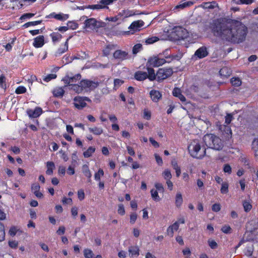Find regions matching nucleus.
<instances>
[{
  "label": "nucleus",
  "instance_id": "obj_1",
  "mask_svg": "<svg viewBox=\"0 0 258 258\" xmlns=\"http://www.w3.org/2000/svg\"><path fill=\"white\" fill-rule=\"evenodd\" d=\"M210 27L215 36L233 44L244 42L248 34L247 27L235 19H217L213 21Z\"/></svg>",
  "mask_w": 258,
  "mask_h": 258
},
{
  "label": "nucleus",
  "instance_id": "obj_2",
  "mask_svg": "<svg viewBox=\"0 0 258 258\" xmlns=\"http://www.w3.org/2000/svg\"><path fill=\"white\" fill-rule=\"evenodd\" d=\"M203 141L208 148L216 150H221L224 146L223 141L219 137L212 134L205 135L203 137Z\"/></svg>",
  "mask_w": 258,
  "mask_h": 258
},
{
  "label": "nucleus",
  "instance_id": "obj_3",
  "mask_svg": "<svg viewBox=\"0 0 258 258\" xmlns=\"http://www.w3.org/2000/svg\"><path fill=\"white\" fill-rule=\"evenodd\" d=\"M190 156L197 159H202L206 154L205 147H202L200 143L194 140L188 146Z\"/></svg>",
  "mask_w": 258,
  "mask_h": 258
},
{
  "label": "nucleus",
  "instance_id": "obj_4",
  "mask_svg": "<svg viewBox=\"0 0 258 258\" xmlns=\"http://www.w3.org/2000/svg\"><path fill=\"white\" fill-rule=\"evenodd\" d=\"M173 70L171 68H159L156 73L157 81L159 82L163 81L173 74Z\"/></svg>",
  "mask_w": 258,
  "mask_h": 258
},
{
  "label": "nucleus",
  "instance_id": "obj_5",
  "mask_svg": "<svg viewBox=\"0 0 258 258\" xmlns=\"http://www.w3.org/2000/svg\"><path fill=\"white\" fill-rule=\"evenodd\" d=\"M80 84L82 85L83 91L91 92L97 88L99 83L98 81H93L88 79L82 80Z\"/></svg>",
  "mask_w": 258,
  "mask_h": 258
},
{
  "label": "nucleus",
  "instance_id": "obj_6",
  "mask_svg": "<svg viewBox=\"0 0 258 258\" xmlns=\"http://www.w3.org/2000/svg\"><path fill=\"white\" fill-rule=\"evenodd\" d=\"M172 33L177 40H184L188 37V32L181 26L174 27Z\"/></svg>",
  "mask_w": 258,
  "mask_h": 258
},
{
  "label": "nucleus",
  "instance_id": "obj_7",
  "mask_svg": "<svg viewBox=\"0 0 258 258\" xmlns=\"http://www.w3.org/2000/svg\"><path fill=\"white\" fill-rule=\"evenodd\" d=\"M74 105L79 110H82L87 106L86 101L91 103V100L88 97L78 96L74 98Z\"/></svg>",
  "mask_w": 258,
  "mask_h": 258
},
{
  "label": "nucleus",
  "instance_id": "obj_8",
  "mask_svg": "<svg viewBox=\"0 0 258 258\" xmlns=\"http://www.w3.org/2000/svg\"><path fill=\"white\" fill-rule=\"evenodd\" d=\"M102 22L98 21L94 18H89L85 20L84 28L88 31L94 30L102 27Z\"/></svg>",
  "mask_w": 258,
  "mask_h": 258
},
{
  "label": "nucleus",
  "instance_id": "obj_9",
  "mask_svg": "<svg viewBox=\"0 0 258 258\" xmlns=\"http://www.w3.org/2000/svg\"><path fill=\"white\" fill-rule=\"evenodd\" d=\"M113 1L114 0H100L97 4L88 5L86 8L92 10L108 9V6L112 4Z\"/></svg>",
  "mask_w": 258,
  "mask_h": 258
},
{
  "label": "nucleus",
  "instance_id": "obj_10",
  "mask_svg": "<svg viewBox=\"0 0 258 258\" xmlns=\"http://www.w3.org/2000/svg\"><path fill=\"white\" fill-rule=\"evenodd\" d=\"M167 61L164 58H159L158 56L150 57L147 63V66L158 67L165 63Z\"/></svg>",
  "mask_w": 258,
  "mask_h": 258
},
{
  "label": "nucleus",
  "instance_id": "obj_11",
  "mask_svg": "<svg viewBox=\"0 0 258 258\" xmlns=\"http://www.w3.org/2000/svg\"><path fill=\"white\" fill-rule=\"evenodd\" d=\"M113 57L117 60L122 61L128 58V53L127 51L120 49L116 50L113 53Z\"/></svg>",
  "mask_w": 258,
  "mask_h": 258
},
{
  "label": "nucleus",
  "instance_id": "obj_12",
  "mask_svg": "<svg viewBox=\"0 0 258 258\" xmlns=\"http://www.w3.org/2000/svg\"><path fill=\"white\" fill-rule=\"evenodd\" d=\"M26 112L30 118H37L40 116L43 112V110L41 107H36L34 110L28 109Z\"/></svg>",
  "mask_w": 258,
  "mask_h": 258
},
{
  "label": "nucleus",
  "instance_id": "obj_13",
  "mask_svg": "<svg viewBox=\"0 0 258 258\" xmlns=\"http://www.w3.org/2000/svg\"><path fill=\"white\" fill-rule=\"evenodd\" d=\"M194 55L198 58L202 59L207 56L209 55V52L207 48L205 46H203L199 48L195 51Z\"/></svg>",
  "mask_w": 258,
  "mask_h": 258
},
{
  "label": "nucleus",
  "instance_id": "obj_14",
  "mask_svg": "<svg viewBox=\"0 0 258 258\" xmlns=\"http://www.w3.org/2000/svg\"><path fill=\"white\" fill-rule=\"evenodd\" d=\"M81 75L77 74L73 76H69L67 75L63 79L64 83L67 85H70L73 83H76L77 81L81 79Z\"/></svg>",
  "mask_w": 258,
  "mask_h": 258
},
{
  "label": "nucleus",
  "instance_id": "obj_15",
  "mask_svg": "<svg viewBox=\"0 0 258 258\" xmlns=\"http://www.w3.org/2000/svg\"><path fill=\"white\" fill-rule=\"evenodd\" d=\"M149 94L152 100L156 103L159 102L162 96L161 93L159 91L155 89L151 90Z\"/></svg>",
  "mask_w": 258,
  "mask_h": 258
},
{
  "label": "nucleus",
  "instance_id": "obj_16",
  "mask_svg": "<svg viewBox=\"0 0 258 258\" xmlns=\"http://www.w3.org/2000/svg\"><path fill=\"white\" fill-rule=\"evenodd\" d=\"M48 18H54L56 20L60 21H65L69 18V15L63 14H56L54 12L50 13L49 15L46 16Z\"/></svg>",
  "mask_w": 258,
  "mask_h": 258
},
{
  "label": "nucleus",
  "instance_id": "obj_17",
  "mask_svg": "<svg viewBox=\"0 0 258 258\" xmlns=\"http://www.w3.org/2000/svg\"><path fill=\"white\" fill-rule=\"evenodd\" d=\"M71 36L69 37L66 41V42H64L63 45L62 47H60L59 48L57 49V50L56 51V52H55V56H60L62 54L64 53V52H66V51H68V47H69V39L71 38Z\"/></svg>",
  "mask_w": 258,
  "mask_h": 258
},
{
  "label": "nucleus",
  "instance_id": "obj_18",
  "mask_svg": "<svg viewBox=\"0 0 258 258\" xmlns=\"http://www.w3.org/2000/svg\"><path fill=\"white\" fill-rule=\"evenodd\" d=\"M44 44V37L43 35H39L34 39L33 45L35 48H40Z\"/></svg>",
  "mask_w": 258,
  "mask_h": 258
},
{
  "label": "nucleus",
  "instance_id": "obj_19",
  "mask_svg": "<svg viewBox=\"0 0 258 258\" xmlns=\"http://www.w3.org/2000/svg\"><path fill=\"white\" fill-rule=\"evenodd\" d=\"M144 25V22L142 20L134 21L129 26L128 28L135 31H139L140 29Z\"/></svg>",
  "mask_w": 258,
  "mask_h": 258
},
{
  "label": "nucleus",
  "instance_id": "obj_20",
  "mask_svg": "<svg viewBox=\"0 0 258 258\" xmlns=\"http://www.w3.org/2000/svg\"><path fill=\"white\" fill-rule=\"evenodd\" d=\"M128 252L130 257H137L140 254V249L137 245L131 246L128 247Z\"/></svg>",
  "mask_w": 258,
  "mask_h": 258
},
{
  "label": "nucleus",
  "instance_id": "obj_21",
  "mask_svg": "<svg viewBox=\"0 0 258 258\" xmlns=\"http://www.w3.org/2000/svg\"><path fill=\"white\" fill-rule=\"evenodd\" d=\"M134 78L137 81H144L147 78V73L138 71L135 73Z\"/></svg>",
  "mask_w": 258,
  "mask_h": 258
},
{
  "label": "nucleus",
  "instance_id": "obj_22",
  "mask_svg": "<svg viewBox=\"0 0 258 258\" xmlns=\"http://www.w3.org/2000/svg\"><path fill=\"white\" fill-rule=\"evenodd\" d=\"M247 228H249L251 232L254 231L258 229V219L250 220L247 224Z\"/></svg>",
  "mask_w": 258,
  "mask_h": 258
},
{
  "label": "nucleus",
  "instance_id": "obj_23",
  "mask_svg": "<svg viewBox=\"0 0 258 258\" xmlns=\"http://www.w3.org/2000/svg\"><path fill=\"white\" fill-rule=\"evenodd\" d=\"M147 66V78L151 81L155 80L156 79H157L156 74L155 73L154 70L151 68L152 66Z\"/></svg>",
  "mask_w": 258,
  "mask_h": 258
},
{
  "label": "nucleus",
  "instance_id": "obj_24",
  "mask_svg": "<svg viewBox=\"0 0 258 258\" xmlns=\"http://www.w3.org/2000/svg\"><path fill=\"white\" fill-rule=\"evenodd\" d=\"M46 174L48 175L53 174V170L55 169V164L52 161H47L46 162Z\"/></svg>",
  "mask_w": 258,
  "mask_h": 258
},
{
  "label": "nucleus",
  "instance_id": "obj_25",
  "mask_svg": "<svg viewBox=\"0 0 258 258\" xmlns=\"http://www.w3.org/2000/svg\"><path fill=\"white\" fill-rule=\"evenodd\" d=\"M231 74V70L227 67H223L219 71V74L221 77L228 78Z\"/></svg>",
  "mask_w": 258,
  "mask_h": 258
},
{
  "label": "nucleus",
  "instance_id": "obj_26",
  "mask_svg": "<svg viewBox=\"0 0 258 258\" xmlns=\"http://www.w3.org/2000/svg\"><path fill=\"white\" fill-rule=\"evenodd\" d=\"M52 41L53 43L59 42L62 37V36L58 32H52L50 34Z\"/></svg>",
  "mask_w": 258,
  "mask_h": 258
},
{
  "label": "nucleus",
  "instance_id": "obj_27",
  "mask_svg": "<svg viewBox=\"0 0 258 258\" xmlns=\"http://www.w3.org/2000/svg\"><path fill=\"white\" fill-rule=\"evenodd\" d=\"M52 93L55 97H62L64 94V90L61 87H58L53 90Z\"/></svg>",
  "mask_w": 258,
  "mask_h": 258
},
{
  "label": "nucleus",
  "instance_id": "obj_28",
  "mask_svg": "<svg viewBox=\"0 0 258 258\" xmlns=\"http://www.w3.org/2000/svg\"><path fill=\"white\" fill-rule=\"evenodd\" d=\"M183 203V199L180 192H177L175 196V204L177 208H179Z\"/></svg>",
  "mask_w": 258,
  "mask_h": 258
},
{
  "label": "nucleus",
  "instance_id": "obj_29",
  "mask_svg": "<svg viewBox=\"0 0 258 258\" xmlns=\"http://www.w3.org/2000/svg\"><path fill=\"white\" fill-rule=\"evenodd\" d=\"M71 86L70 89L74 91H75L77 93H81L83 91L82 85L80 84V85L76 84H72L69 85Z\"/></svg>",
  "mask_w": 258,
  "mask_h": 258
},
{
  "label": "nucleus",
  "instance_id": "obj_30",
  "mask_svg": "<svg viewBox=\"0 0 258 258\" xmlns=\"http://www.w3.org/2000/svg\"><path fill=\"white\" fill-rule=\"evenodd\" d=\"M89 131L90 133L97 136H99L103 133V130L102 127H99L97 126L89 127Z\"/></svg>",
  "mask_w": 258,
  "mask_h": 258
},
{
  "label": "nucleus",
  "instance_id": "obj_31",
  "mask_svg": "<svg viewBox=\"0 0 258 258\" xmlns=\"http://www.w3.org/2000/svg\"><path fill=\"white\" fill-rule=\"evenodd\" d=\"M117 47L116 44H108L103 50V53L105 56H108L110 54L111 50L115 49Z\"/></svg>",
  "mask_w": 258,
  "mask_h": 258
},
{
  "label": "nucleus",
  "instance_id": "obj_32",
  "mask_svg": "<svg viewBox=\"0 0 258 258\" xmlns=\"http://www.w3.org/2000/svg\"><path fill=\"white\" fill-rule=\"evenodd\" d=\"M82 172L86 177H92V173L87 164H84L82 166Z\"/></svg>",
  "mask_w": 258,
  "mask_h": 258
},
{
  "label": "nucleus",
  "instance_id": "obj_33",
  "mask_svg": "<svg viewBox=\"0 0 258 258\" xmlns=\"http://www.w3.org/2000/svg\"><path fill=\"white\" fill-rule=\"evenodd\" d=\"M95 148L93 147H89L88 149L84 152L83 155L85 158H89L95 152Z\"/></svg>",
  "mask_w": 258,
  "mask_h": 258
},
{
  "label": "nucleus",
  "instance_id": "obj_34",
  "mask_svg": "<svg viewBox=\"0 0 258 258\" xmlns=\"http://www.w3.org/2000/svg\"><path fill=\"white\" fill-rule=\"evenodd\" d=\"M83 252L85 258H95V254L90 249L85 248Z\"/></svg>",
  "mask_w": 258,
  "mask_h": 258
},
{
  "label": "nucleus",
  "instance_id": "obj_35",
  "mask_svg": "<svg viewBox=\"0 0 258 258\" xmlns=\"http://www.w3.org/2000/svg\"><path fill=\"white\" fill-rule=\"evenodd\" d=\"M0 87L5 90L7 89L6 78L3 74L0 75Z\"/></svg>",
  "mask_w": 258,
  "mask_h": 258
},
{
  "label": "nucleus",
  "instance_id": "obj_36",
  "mask_svg": "<svg viewBox=\"0 0 258 258\" xmlns=\"http://www.w3.org/2000/svg\"><path fill=\"white\" fill-rule=\"evenodd\" d=\"M151 197L152 199L156 202H159L160 201L161 198L159 197L158 191L156 190H154V189H152L150 191Z\"/></svg>",
  "mask_w": 258,
  "mask_h": 258
},
{
  "label": "nucleus",
  "instance_id": "obj_37",
  "mask_svg": "<svg viewBox=\"0 0 258 258\" xmlns=\"http://www.w3.org/2000/svg\"><path fill=\"white\" fill-rule=\"evenodd\" d=\"M42 20H38L35 21H31V22H28L26 23H25L23 25V27L26 28H28L31 26H36L39 24H40L42 23Z\"/></svg>",
  "mask_w": 258,
  "mask_h": 258
},
{
  "label": "nucleus",
  "instance_id": "obj_38",
  "mask_svg": "<svg viewBox=\"0 0 258 258\" xmlns=\"http://www.w3.org/2000/svg\"><path fill=\"white\" fill-rule=\"evenodd\" d=\"M194 2L191 1H187L182 3L180 4L179 5H177L176 8H181L183 9L186 7H189L194 5Z\"/></svg>",
  "mask_w": 258,
  "mask_h": 258
},
{
  "label": "nucleus",
  "instance_id": "obj_39",
  "mask_svg": "<svg viewBox=\"0 0 258 258\" xmlns=\"http://www.w3.org/2000/svg\"><path fill=\"white\" fill-rule=\"evenodd\" d=\"M104 171L102 169L99 168L97 172L94 174V179L96 181H100L101 176L104 175Z\"/></svg>",
  "mask_w": 258,
  "mask_h": 258
},
{
  "label": "nucleus",
  "instance_id": "obj_40",
  "mask_svg": "<svg viewBox=\"0 0 258 258\" xmlns=\"http://www.w3.org/2000/svg\"><path fill=\"white\" fill-rule=\"evenodd\" d=\"M231 83L234 86L238 87L241 84V81L239 78H232L231 79Z\"/></svg>",
  "mask_w": 258,
  "mask_h": 258
},
{
  "label": "nucleus",
  "instance_id": "obj_41",
  "mask_svg": "<svg viewBox=\"0 0 258 258\" xmlns=\"http://www.w3.org/2000/svg\"><path fill=\"white\" fill-rule=\"evenodd\" d=\"M252 149L256 156L258 155V139H255L252 143Z\"/></svg>",
  "mask_w": 258,
  "mask_h": 258
},
{
  "label": "nucleus",
  "instance_id": "obj_42",
  "mask_svg": "<svg viewBox=\"0 0 258 258\" xmlns=\"http://www.w3.org/2000/svg\"><path fill=\"white\" fill-rule=\"evenodd\" d=\"M243 206L244 211L246 212H248L251 210L252 209V205L250 203L247 201H244L243 202Z\"/></svg>",
  "mask_w": 258,
  "mask_h": 258
},
{
  "label": "nucleus",
  "instance_id": "obj_43",
  "mask_svg": "<svg viewBox=\"0 0 258 258\" xmlns=\"http://www.w3.org/2000/svg\"><path fill=\"white\" fill-rule=\"evenodd\" d=\"M5 239V227L3 224H0V242L3 241Z\"/></svg>",
  "mask_w": 258,
  "mask_h": 258
},
{
  "label": "nucleus",
  "instance_id": "obj_44",
  "mask_svg": "<svg viewBox=\"0 0 258 258\" xmlns=\"http://www.w3.org/2000/svg\"><path fill=\"white\" fill-rule=\"evenodd\" d=\"M162 175L165 180H170L172 178V175L170 170L165 169L162 173Z\"/></svg>",
  "mask_w": 258,
  "mask_h": 258
},
{
  "label": "nucleus",
  "instance_id": "obj_45",
  "mask_svg": "<svg viewBox=\"0 0 258 258\" xmlns=\"http://www.w3.org/2000/svg\"><path fill=\"white\" fill-rule=\"evenodd\" d=\"M26 92L27 89L23 86H19L15 90V93L17 94H24Z\"/></svg>",
  "mask_w": 258,
  "mask_h": 258
},
{
  "label": "nucleus",
  "instance_id": "obj_46",
  "mask_svg": "<svg viewBox=\"0 0 258 258\" xmlns=\"http://www.w3.org/2000/svg\"><path fill=\"white\" fill-rule=\"evenodd\" d=\"M68 29L70 28L72 30H76L79 27V24L75 21H69L67 23Z\"/></svg>",
  "mask_w": 258,
  "mask_h": 258
},
{
  "label": "nucleus",
  "instance_id": "obj_47",
  "mask_svg": "<svg viewBox=\"0 0 258 258\" xmlns=\"http://www.w3.org/2000/svg\"><path fill=\"white\" fill-rule=\"evenodd\" d=\"M228 183L227 182H222L221 187V192L223 194H227L228 192Z\"/></svg>",
  "mask_w": 258,
  "mask_h": 258
},
{
  "label": "nucleus",
  "instance_id": "obj_48",
  "mask_svg": "<svg viewBox=\"0 0 258 258\" xmlns=\"http://www.w3.org/2000/svg\"><path fill=\"white\" fill-rule=\"evenodd\" d=\"M35 15L34 13H25L20 17L19 19L22 21L29 19L34 16Z\"/></svg>",
  "mask_w": 258,
  "mask_h": 258
},
{
  "label": "nucleus",
  "instance_id": "obj_49",
  "mask_svg": "<svg viewBox=\"0 0 258 258\" xmlns=\"http://www.w3.org/2000/svg\"><path fill=\"white\" fill-rule=\"evenodd\" d=\"M57 75L55 74H50L44 77L43 80L44 81L46 82H48L50 81L51 80L55 79Z\"/></svg>",
  "mask_w": 258,
  "mask_h": 258
},
{
  "label": "nucleus",
  "instance_id": "obj_50",
  "mask_svg": "<svg viewBox=\"0 0 258 258\" xmlns=\"http://www.w3.org/2000/svg\"><path fill=\"white\" fill-rule=\"evenodd\" d=\"M221 230L224 233L228 234L231 233L232 229L228 225H225L221 227Z\"/></svg>",
  "mask_w": 258,
  "mask_h": 258
},
{
  "label": "nucleus",
  "instance_id": "obj_51",
  "mask_svg": "<svg viewBox=\"0 0 258 258\" xmlns=\"http://www.w3.org/2000/svg\"><path fill=\"white\" fill-rule=\"evenodd\" d=\"M159 40V38L156 36H152L147 38L146 40V42L147 44H153L154 42L158 41Z\"/></svg>",
  "mask_w": 258,
  "mask_h": 258
},
{
  "label": "nucleus",
  "instance_id": "obj_52",
  "mask_svg": "<svg viewBox=\"0 0 258 258\" xmlns=\"http://www.w3.org/2000/svg\"><path fill=\"white\" fill-rule=\"evenodd\" d=\"M208 243L211 248L213 249H216L218 247L217 243L214 240L210 239L208 240Z\"/></svg>",
  "mask_w": 258,
  "mask_h": 258
},
{
  "label": "nucleus",
  "instance_id": "obj_53",
  "mask_svg": "<svg viewBox=\"0 0 258 258\" xmlns=\"http://www.w3.org/2000/svg\"><path fill=\"white\" fill-rule=\"evenodd\" d=\"M117 212L118 214L123 216L125 214V211L123 204H120L118 206Z\"/></svg>",
  "mask_w": 258,
  "mask_h": 258
},
{
  "label": "nucleus",
  "instance_id": "obj_54",
  "mask_svg": "<svg viewBox=\"0 0 258 258\" xmlns=\"http://www.w3.org/2000/svg\"><path fill=\"white\" fill-rule=\"evenodd\" d=\"M36 0H20L19 3L21 6V8L25 5H30L31 3H34Z\"/></svg>",
  "mask_w": 258,
  "mask_h": 258
},
{
  "label": "nucleus",
  "instance_id": "obj_55",
  "mask_svg": "<svg viewBox=\"0 0 258 258\" xmlns=\"http://www.w3.org/2000/svg\"><path fill=\"white\" fill-rule=\"evenodd\" d=\"M142 47V44L138 43L135 44L133 48V54H137Z\"/></svg>",
  "mask_w": 258,
  "mask_h": 258
},
{
  "label": "nucleus",
  "instance_id": "obj_56",
  "mask_svg": "<svg viewBox=\"0 0 258 258\" xmlns=\"http://www.w3.org/2000/svg\"><path fill=\"white\" fill-rule=\"evenodd\" d=\"M151 113L150 111H149L147 109H145L144 110V114H143V117L147 119V120H150L151 119Z\"/></svg>",
  "mask_w": 258,
  "mask_h": 258
},
{
  "label": "nucleus",
  "instance_id": "obj_57",
  "mask_svg": "<svg viewBox=\"0 0 258 258\" xmlns=\"http://www.w3.org/2000/svg\"><path fill=\"white\" fill-rule=\"evenodd\" d=\"M223 171L225 173H227L228 174H230L232 172V169L230 165L228 164H225L223 167Z\"/></svg>",
  "mask_w": 258,
  "mask_h": 258
},
{
  "label": "nucleus",
  "instance_id": "obj_58",
  "mask_svg": "<svg viewBox=\"0 0 258 258\" xmlns=\"http://www.w3.org/2000/svg\"><path fill=\"white\" fill-rule=\"evenodd\" d=\"M221 208V205L219 203H216L212 205V210L215 212H218L220 211Z\"/></svg>",
  "mask_w": 258,
  "mask_h": 258
},
{
  "label": "nucleus",
  "instance_id": "obj_59",
  "mask_svg": "<svg viewBox=\"0 0 258 258\" xmlns=\"http://www.w3.org/2000/svg\"><path fill=\"white\" fill-rule=\"evenodd\" d=\"M137 217H138V215L136 213H132L130 215V222L131 224H134L136 222V221L137 219Z\"/></svg>",
  "mask_w": 258,
  "mask_h": 258
},
{
  "label": "nucleus",
  "instance_id": "obj_60",
  "mask_svg": "<svg viewBox=\"0 0 258 258\" xmlns=\"http://www.w3.org/2000/svg\"><path fill=\"white\" fill-rule=\"evenodd\" d=\"M124 81L119 79H115L114 80V86L115 88H118L120 87L123 83Z\"/></svg>",
  "mask_w": 258,
  "mask_h": 258
},
{
  "label": "nucleus",
  "instance_id": "obj_61",
  "mask_svg": "<svg viewBox=\"0 0 258 258\" xmlns=\"http://www.w3.org/2000/svg\"><path fill=\"white\" fill-rule=\"evenodd\" d=\"M155 187L156 188V190L159 191L160 192H163L164 191V188L163 187V185L161 183H156L155 184Z\"/></svg>",
  "mask_w": 258,
  "mask_h": 258
},
{
  "label": "nucleus",
  "instance_id": "obj_62",
  "mask_svg": "<svg viewBox=\"0 0 258 258\" xmlns=\"http://www.w3.org/2000/svg\"><path fill=\"white\" fill-rule=\"evenodd\" d=\"M244 253L247 256H251L253 253V248L251 247H247L245 250Z\"/></svg>",
  "mask_w": 258,
  "mask_h": 258
},
{
  "label": "nucleus",
  "instance_id": "obj_63",
  "mask_svg": "<svg viewBox=\"0 0 258 258\" xmlns=\"http://www.w3.org/2000/svg\"><path fill=\"white\" fill-rule=\"evenodd\" d=\"M78 197L80 201H82L85 199V193L83 189H81L78 191Z\"/></svg>",
  "mask_w": 258,
  "mask_h": 258
},
{
  "label": "nucleus",
  "instance_id": "obj_64",
  "mask_svg": "<svg viewBox=\"0 0 258 258\" xmlns=\"http://www.w3.org/2000/svg\"><path fill=\"white\" fill-rule=\"evenodd\" d=\"M40 186L38 183H34L31 185V189L34 192L35 191L40 190Z\"/></svg>",
  "mask_w": 258,
  "mask_h": 258
}]
</instances>
